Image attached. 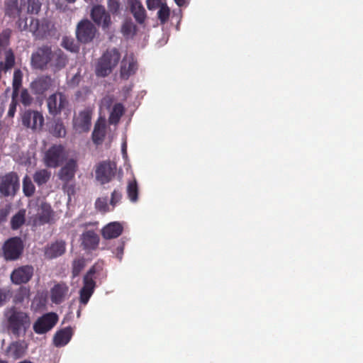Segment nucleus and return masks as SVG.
Listing matches in <instances>:
<instances>
[{
	"instance_id": "38",
	"label": "nucleus",
	"mask_w": 363,
	"mask_h": 363,
	"mask_svg": "<svg viewBox=\"0 0 363 363\" xmlns=\"http://www.w3.org/2000/svg\"><path fill=\"white\" fill-rule=\"evenodd\" d=\"M35 191V187L31 179L26 174L23 179V192L27 197H31Z\"/></svg>"
},
{
	"instance_id": "56",
	"label": "nucleus",
	"mask_w": 363,
	"mask_h": 363,
	"mask_svg": "<svg viewBox=\"0 0 363 363\" xmlns=\"http://www.w3.org/2000/svg\"><path fill=\"white\" fill-rule=\"evenodd\" d=\"M174 1L179 6H183L185 3V0H174Z\"/></svg>"
},
{
	"instance_id": "61",
	"label": "nucleus",
	"mask_w": 363,
	"mask_h": 363,
	"mask_svg": "<svg viewBox=\"0 0 363 363\" xmlns=\"http://www.w3.org/2000/svg\"><path fill=\"white\" fill-rule=\"evenodd\" d=\"M0 363H9V362L6 360L0 359Z\"/></svg>"
},
{
	"instance_id": "11",
	"label": "nucleus",
	"mask_w": 363,
	"mask_h": 363,
	"mask_svg": "<svg viewBox=\"0 0 363 363\" xmlns=\"http://www.w3.org/2000/svg\"><path fill=\"white\" fill-rule=\"evenodd\" d=\"M22 125L30 128L33 131L41 130L44 125V117L43 114L33 110H26L23 112L21 117Z\"/></svg>"
},
{
	"instance_id": "13",
	"label": "nucleus",
	"mask_w": 363,
	"mask_h": 363,
	"mask_svg": "<svg viewBox=\"0 0 363 363\" xmlns=\"http://www.w3.org/2000/svg\"><path fill=\"white\" fill-rule=\"evenodd\" d=\"M90 16L93 21L104 30L109 29L112 24L111 14L102 5L94 6L91 10Z\"/></svg>"
},
{
	"instance_id": "48",
	"label": "nucleus",
	"mask_w": 363,
	"mask_h": 363,
	"mask_svg": "<svg viewBox=\"0 0 363 363\" xmlns=\"http://www.w3.org/2000/svg\"><path fill=\"white\" fill-rule=\"evenodd\" d=\"M27 11L29 13L37 14L41 8V3L39 0H28Z\"/></svg>"
},
{
	"instance_id": "60",
	"label": "nucleus",
	"mask_w": 363,
	"mask_h": 363,
	"mask_svg": "<svg viewBox=\"0 0 363 363\" xmlns=\"http://www.w3.org/2000/svg\"><path fill=\"white\" fill-rule=\"evenodd\" d=\"M68 3L72 4L76 1V0H66Z\"/></svg>"
},
{
	"instance_id": "54",
	"label": "nucleus",
	"mask_w": 363,
	"mask_h": 363,
	"mask_svg": "<svg viewBox=\"0 0 363 363\" xmlns=\"http://www.w3.org/2000/svg\"><path fill=\"white\" fill-rule=\"evenodd\" d=\"M124 249V242H121L116 248V257L119 260L122 259Z\"/></svg>"
},
{
	"instance_id": "47",
	"label": "nucleus",
	"mask_w": 363,
	"mask_h": 363,
	"mask_svg": "<svg viewBox=\"0 0 363 363\" xmlns=\"http://www.w3.org/2000/svg\"><path fill=\"white\" fill-rule=\"evenodd\" d=\"M95 208L101 213H106L109 211L107 198H98L95 202Z\"/></svg>"
},
{
	"instance_id": "3",
	"label": "nucleus",
	"mask_w": 363,
	"mask_h": 363,
	"mask_svg": "<svg viewBox=\"0 0 363 363\" xmlns=\"http://www.w3.org/2000/svg\"><path fill=\"white\" fill-rule=\"evenodd\" d=\"M51 54V45H43L38 47L31 54L30 65L32 68L41 71L47 69L48 68Z\"/></svg>"
},
{
	"instance_id": "39",
	"label": "nucleus",
	"mask_w": 363,
	"mask_h": 363,
	"mask_svg": "<svg viewBox=\"0 0 363 363\" xmlns=\"http://www.w3.org/2000/svg\"><path fill=\"white\" fill-rule=\"evenodd\" d=\"M127 194L129 199L132 202H135L138 199V187L135 179L128 182L127 186Z\"/></svg>"
},
{
	"instance_id": "55",
	"label": "nucleus",
	"mask_w": 363,
	"mask_h": 363,
	"mask_svg": "<svg viewBox=\"0 0 363 363\" xmlns=\"http://www.w3.org/2000/svg\"><path fill=\"white\" fill-rule=\"evenodd\" d=\"M20 94V89H13L12 94H11V103H18L17 98Z\"/></svg>"
},
{
	"instance_id": "31",
	"label": "nucleus",
	"mask_w": 363,
	"mask_h": 363,
	"mask_svg": "<svg viewBox=\"0 0 363 363\" xmlns=\"http://www.w3.org/2000/svg\"><path fill=\"white\" fill-rule=\"evenodd\" d=\"M26 209H20L11 219V228L13 230L19 229L26 222Z\"/></svg>"
},
{
	"instance_id": "30",
	"label": "nucleus",
	"mask_w": 363,
	"mask_h": 363,
	"mask_svg": "<svg viewBox=\"0 0 363 363\" xmlns=\"http://www.w3.org/2000/svg\"><path fill=\"white\" fill-rule=\"evenodd\" d=\"M22 11V6H18V0H8L5 5V15L10 18L20 16Z\"/></svg>"
},
{
	"instance_id": "41",
	"label": "nucleus",
	"mask_w": 363,
	"mask_h": 363,
	"mask_svg": "<svg viewBox=\"0 0 363 363\" xmlns=\"http://www.w3.org/2000/svg\"><path fill=\"white\" fill-rule=\"evenodd\" d=\"M51 133L56 138H64L66 135V129L61 121H57L53 125Z\"/></svg>"
},
{
	"instance_id": "29",
	"label": "nucleus",
	"mask_w": 363,
	"mask_h": 363,
	"mask_svg": "<svg viewBox=\"0 0 363 363\" xmlns=\"http://www.w3.org/2000/svg\"><path fill=\"white\" fill-rule=\"evenodd\" d=\"M106 123L104 121H98L94 128L91 138L93 143L96 145H101L104 142L106 136Z\"/></svg>"
},
{
	"instance_id": "24",
	"label": "nucleus",
	"mask_w": 363,
	"mask_h": 363,
	"mask_svg": "<svg viewBox=\"0 0 363 363\" xmlns=\"http://www.w3.org/2000/svg\"><path fill=\"white\" fill-rule=\"evenodd\" d=\"M69 292V286L64 282L57 283L50 290V299L55 304L65 301Z\"/></svg>"
},
{
	"instance_id": "20",
	"label": "nucleus",
	"mask_w": 363,
	"mask_h": 363,
	"mask_svg": "<svg viewBox=\"0 0 363 363\" xmlns=\"http://www.w3.org/2000/svg\"><path fill=\"white\" fill-rule=\"evenodd\" d=\"M52 84V78L48 75H43L33 80L30 84V88L35 95H43L50 88Z\"/></svg>"
},
{
	"instance_id": "25",
	"label": "nucleus",
	"mask_w": 363,
	"mask_h": 363,
	"mask_svg": "<svg viewBox=\"0 0 363 363\" xmlns=\"http://www.w3.org/2000/svg\"><path fill=\"white\" fill-rule=\"evenodd\" d=\"M127 2L130 11L136 22L139 24L144 23L147 18V13L142 3L139 0H128Z\"/></svg>"
},
{
	"instance_id": "14",
	"label": "nucleus",
	"mask_w": 363,
	"mask_h": 363,
	"mask_svg": "<svg viewBox=\"0 0 363 363\" xmlns=\"http://www.w3.org/2000/svg\"><path fill=\"white\" fill-rule=\"evenodd\" d=\"M100 238L94 230H86L80 235V245L84 250L91 252L99 245Z\"/></svg>"
},
{
	"instance_id": "36",
	"label": "nucleus",
	"mask_w": 363,
	"mask_h": 363,
	"mask_svg": "<svg viewBox=\"0 0 363 363\" xmlns=\"http://www.w3.org/2000/svg\"><path fill=\"white\" fill-rule=\"evenodd\" d=\"M61 46L71 52H77L79 50V45L72 37L65 36L62 38Z\"/></svg>"
},
{
	"instance_id": "37",
	"label": "nucleus",
	"mask_w": 363,
	"mask_h": 363,
	"mask_svg": "<svg viewBox=\"0 0 363 363\" xmlns=\"http://www.w3.org/2000/svg\"><path fill=\"white\" fill-rule=\"evenodd\" d=\"M136 30L137 26L133 23L131 19L125 20L121 26V33L126 38L135 35Z\"/></svg>"
},
{
	"instance_id": "26",
	"label": "nucleus",
	"mask_w": 363,
	"mask_h": 363,
	"mask_svg": "<svg viewBox=\"0 0 363 363\" xmlns=\"http://www.w3.org/2000/svg\"><path fill=\"white\" fill-rule=\"evenodd\" d=\"M27 349L23 341H13L9 344L5 350V354L16 360L23 357Z\"/></svg>"
},
{
	"instance_id": "53",
	"label": "nucleus",
	"mask_w": 363,
	"mask_h": 363,
	"mask_svg": "<svg viewBox=\"0 0 363 363\" xmlns=\"http://www.w3.org/2000/svg\"><path fill=\"white\" fill-rule=\"evenodd\" d=\"M159 0H147V6L150 10L156 9L159 6Z\"/></svg>"
},
{
	"instance_id": "28",
	"label": "nucleus",
	"mask_w": 363,
	"mask_h": 363,
	"mask_svg": "<svg viewBox=\"0 0 363 363\" xmlns=\"http://www.w3.org/2000/svg\"><path fill=\"white\" fill-rule=\"evenodd\" d=\"M73 331L71 327H66L57 330L53 337V344L55 347L65 346L71 340Z\"/></svg>"
},
{
	"instance_id": "50",
	"label": "nucleus",
	"mask_w": 363,
	"mask_h": 363,
	"mask_svg": "<svg viewBox=\"0 0 363 363\" xmlns=\"http://www.w3.org/2000/svg\"><path fill=\"white\" fill-rule=\"evenodd\" d=\"M122 199V194L120 191L115 189L112 194L110 201V204L115 207V206Z\"/></svg>"
},
{
	"instance_id": "6",
	"label": "nucleus",
	"mask_w": 363,
	"mask_h": 363,
	"mask_svg": "<svg viewBox=\"0 0 363 363\" xmlns=\"http://www.w3.org/2000/svg\"><path fill=\"white\" fill-rule=\"evenodd\" d=\"M20 187L19 178L14 172L0 177V194L4 197L14 196Z\"/></svg>"
},
{
	"instance_id": "51",
	"label": "nucleus",
	"mask_w": 363,
	"mask_h": 363,
	"mask_svg": "<svg viewBox=\"0 0 363 363\" xmlns=\"http://www.w3.org/2000/svg\"><path fill=\"white\" fill-rule=\"evenodd\" d=\"M10 212V207L7 206L4 208L0 209V223H4L6 220V218Z\"/></svg>"
},
{
	"instance_id": "2",
	"label": "nucleus",
	"mask_w": 363,
	"mask_h": 363,
	"mask_svg": "<svg viewBox=\"0 0 363 363\" xmlns=\"http://www.w3.org/2000/svg\"><path fill=\"white\" fill-rule=\"evenodd\" d=\"M121 59V53L116 48L108 49L99 59L96 65V76L105 77L111 74Z\"/></svg>"
},
{
	"instance_id": "57",
	"label": "nucleus",
	"mask_w": 363,
	"mask_h": 363,
	"mask_svg": "<svg viewBox=\"0 0 363 363\" xmlns=\"http://www.w3.org/2000/svg\"><path fill=\"white\" fill-rule=\"evenodd\" d=\"M126 148H127L126 143H123V145H122V152H123V155H126L127 154Z\"/></svg>"
},
{
	"instance_id": "16",
	"label": "nucleus",
	"mask_w": 363,
	"mask_h": 363,
	"mask_svg": "<svg viewBox=\"0 0 363 363\" xmlns=\"http://www.w3.org/2000/svg\"><path fill=\"white\" fill-rule=\"evenodd\" d=\"M92 111L89 108H85L81 111L78 116L74 118L73 125L74 128L82 132H88L91 127Z\"/></svg>"
},
{
	"instance_id": "44",
	"label": "nucleus",
	"mask_w": 363,
	"mask_h": 363,
	"mask_svg": "<svg viewBox=\"0 0 363 363\" xmlns=\"http://www.w3.org/2000/svg\"><path fill=\"white\" fill-rule=\"evenodd\" d=\"M13 296L12 290L9 287L0 288V307L3 306Z\"/></svg>"
},
{
	"instance_id": "58",
	"label": "nucleus",
	"mask_w": 363,
	"mask_h": 363,
	"mask_svg": "<svg viewBox=\"0 0 363 363\" xmlns=\"http://www.w3.org/2000/svg\"><path fill=\"white\" fill-rule=\"evenodd\" d=\"M89 225H91V223H84V224L81 225V227L86 228Z\"/></svg>"
},
{
	"instance_id": "8",
	"label": "nucleus",
	"mask_w": 363,
	"mask_h": 363,
	"mask_svg": "<svg viewBox=\"0 0 363 363\" xmlns=\"http://www.w3.org/2000/svg\"><path fill=\"white\" fill-rule=\"evenodd\" d=\"M65 157L64 146L53 145L45 152L43 162L47 167L56 168L62 163Z\"/></svg>"
},
{
	"instance_id": "33",
	"label": "nucleus",
	"mask_w": 363,
	"mask_h": 363,
	"mask_svg": "<svg viewBox=\"0 0 363 363\" xmlns=\"http://www.w3.org/2000/svg\"><path fill=\"white\" fill-rule=\"evenodd\" d=\"M1 64V72L11 69L15 65V56L11 48H9L5 51V62H0Z\"/></svg>"
},
{
	"instance_id": "59",
	"label": "nucleus",
	"mask_w": 363,
	"mask_h": 363,
	"mask_svg": "<svg viewBox=\"0 0 363 363\" xmlns=\"http://www.w3.org/2000/svg\"><path fill=\"white\" fill-rule=\"evenodd\" d=\"M77 317H78V318H79V317H80V315H81V309H79V310L77 311Z\"/></svg>"
},
{
	"instance_id": "7",
	"label": "nucleus",
	"mask_w": 363,
	"mask_h": 363,
	"mask_svg": "<svg viewBox=\"0 0 363 363\" xmlns=\"http://www.w3.org/2000/svg\"><path fill=\"white\" fill-rule=\"evenodd\" d=\"M24 244L20 237H13L7 240L2 247L4 258L6 260H16L22 255Z\"/></svg>"
},
{
	"instance_id": "17",
	"label": "nucleus",
	"mask_w": 363,
	"mask_h": 363,
	"mask_svg": "<svg viewBox=\"0 0 363 363\" xmlns=\"http://www.w3.org/2000/svg\"><path fill=\"white\" fill-rule=\"evenodd\" d=\"M67 63V55L60 48L52 49L48 67L55 72L65 68Z\"/></svg>"
},
{
	"instance_id": "49",
	"label": "nucleus",
	"mask_w": 363,
	"mask_h": 363,
	"mask_svg": "<svg viewBox=\"0 0 363 363\" xmlns=\"http://www.w3.org/2000/svg\"><path fill=\"white\" fill-rule=\"evenodd\" d=\"M18 17H19V18L16 23V27L18 29V30H20L21 32L29 30V25L28 24V18L26 17L22 18V17H21V16Z\"/></svg>"
},
{
	"instance_id": "52",
	"label": "nucleus",
	"mask_w": 363,
	"mask_h": 363,
	"mask_svg": "<svg viewBox=\"0 0 363 363\" xmlns=\"http://www.w3.org/2000/svg\"><path fill=\"white\" fill-rule=\"evenodd\" d=\"M18 103H11L9 105V111L7 113L8 117L13 118L15 115V113L16 111V107H17Z\"/></svg>"
},
{
	"instance_id": "5",
	"label": "nucleus",
	"mask_w": 363,
	"mask_h": 363,
	"mask_svg": "<svg viewBox=\"0 0 363 363\" xmlns=\"http://www.w3.org/2000/svg\"><path fill=\"white\" fill-rule=\"evenodd\" d=\"M48 113L53 117L61 114L68 109L69 103L67 96L61 91H56L50 95L46 100Z\"/></svg>"
},
{
	"instance_id": "23",
	"label": "nucleus",
	"mask_w": 363,
	"mask_h": 363,
	"mask_svg": "<svg viewBox=\"0 0 363 363\" xmlns=\"http://www.w3.org/2000/svg\"><path fill=\"white\" fill-rule=\"evenodd\" d=\"M77 169L76 160H69L58 172L59 179L65 184H68L74 179Z\"/></svg>"
},
{
	"instance_id": "9",
	"label": "nucleus",
	"mask_w": 363,
	"mask_h": 363,
	"mask_svg": "<svg viewBox=\"0 0 363 363\" xmlns=\"http://www.w3.org/2000/svg\"><path fill=\"white\" fill-rule=\"evenodd\" d=\"M59 317L55 312H49L39 317L34 323L33 328L38 335L45 334L51 330L57 323Z\"/></svg>"
},
{
	"instance_id": "22",
	"label": "nucleus",
	"mask_w": 363,
	"mask_h": 363,
	"mask_svg": "<svg viewBox=\"0 0 363 363\" xmlns=\"http://www.w3.org/2000/svg\"><path fill=\"white\" fill-rule=\"evenodd\" d=\"M138 69V62L133 54L126 55L121 62V76L123 79H128Z\"/></svg>"
},
{
	"instance_id": "45",
	"label": "nucleus",
	"mask_w": 363,
	"mask_h": 363,
	"mask_svg": "<svg viewBox=\"0 0 363 363\" xmlns=\"http://www.w3.org/2000/svg\"><path fill=\"white\" fill-rule=\"evenodd\" d=\"M108 12L113 15H118L121 11V2L119 0H107Z\"/></svg>"
},
{
	"instance_id": "21",
	"label": "nucleus",
	"mask_w": 363,
	"mask_h": 363,
	"mask_svg": "<svg viewBox=\"0 0 363 363\" xmlns=\"http://www.w3.org/2000/svg\"><path fill=\"white\" fill-rule=\"evenodd\" d=\"M54 211L52 209L51 206L46 203L43 202L38 209V212L34 219L35 225H45L50 223L53 220Z\"/></svg>"
},
{
	"instance_id": "12",
	"label": "nucleus",
	"mask_w": 363,
	"mask_h": 363,
	"mask_svg": "<svg viewBox=\"0 0 363 363\" xmlns=\"http://www.w3.org/2000/svg\"><path fill=\"white\" fill-rule=\"evenodd\" d=\"M96 28L88 19L82 20L78 23L76 29L77 40L82 43H88L93 40L96 35Z\"/></svg>"
},
{
	"instance_id": "32",
	"label": "nucleus",
	"mask_w": 363,
	"mask_h": 363,
	"mask_svg": "<svg viewBox=\"0 0 363 363\" xmlns=\"http://www.w3.org/2000/svg\"><path fill=\"white\" fill-rule=\"evenodd\" d=\"M50 177L51 172L46 169L37 170L33 177L34 182L38 186L45 184L50 179Z\"/></svg>"
},
{
	"instance_id": "35",
	"label": "nucleus",
	"mask_w": 363,
	"mask_h": 363,
	"mask_svg": "<svg viewBox=\"0 0 363 363\" xmlns=\"http://www.w3.org/2000/svg\"><path fill=\"white\" fill-rule=\"evenodd\" d=\"M30 289L26 286H20L13 297L15 304L22 303L25 300L29 299Z\"/></svg>"
},
{
	"instance_id": "43",
	"label": "nucleus",
	"mask_w": 363,
	"mask_h": 363,
	"mask_svg": "<svg viewBox=\"0 0 363 363\" xmlns=\"http://www.w3.org/2000/svg\"><path fill=\"white\" fill-rule=\"evenodd\" d=\"M23 83V72L20 69L14 71L12 79V89H20Z\"/></svg>"
},
{
	"instance_id": "34",
	"label": "nucleus",
	"mask_w": 363,
	"mask_h": 363,
	"mask_svg": "<svg viewBox=\"0 0 363 363\" xmlns=\"http://www.w3.org/2000/svg\"><path fill=\"white\" fill-rule=\"evenodd\" d=\"M124 112L123 106L120 104H116L110 113L108 121L111 124H116L120 121L121 117L123 116Z\"/></svg>"
},
{
	"instance_id": "4",
	"label": "nucleus",
	"mask_w": 363,
	"mask_h": 363,
	"mask_svg": "<svg viewBox=\"0 0 363 363\" xmlns=\"http://www.w3.org/2000/svg\"><path fill=\"white\" fill-rule=\"evenodd\" d=\"M55 30L54 24L47 18L39 20L31 18L29 23V31L32 33L35 39H47Z\"/></svg>"
},
{
	"instance_id": "46",
	"label": "nucleus",
	"mask_w": 363,
	"mask_h": 363,
	"mask_svg": "<svg viewBox=\"0 0 363 363\" xmlns=\"http://www.w3.org/2000/svg\"><path fill=\"white\" fill-rule=\"evenodd\" d=\"M20 101L24 106H29L33 103V99L27 89H23L20 93Z\"/></svg>"
},
{
	"instance_id": "18",
	"label": "nucleus",
	"mask_w": 363,
	"mask_h": 363,
	"mask_svg": "<svg viewBox=\"0 0 363 363\" xmlns=\"http://www.w3.org/2000/svg\"><path fill=\"white\" fill-rule=\"evenodd\" d=\"M115 176V167L110 162L104 161L99 164L96 169V178L101 184L109 182Z\"/></svg>"
},
{
	"instance_id": "1",
	"label": "nucleus",
	"mask_w": 363,
	"mask_h": 363,
	"mask_svg": "<svg viewBox=\"0 0 363 363\" xmlns=\"http://www.w3.org/2000/svg\"><path fill=\"white\" fill-rule=\"evenodd\" d=\"M7 330L16 337L24 336L30 326L29 315L12 307L6 313Z\"/></svg>"
},
{
	"instance_id": "42",
	"label": "nucleus",
	"mask_w": 363,
	"mask_h": 363,
	"mask_svg": "<svg viewBox=\"0 0 363 363\" xmlns=\"http://www.w3.org/2000/svg\"><path fill=\"white\" fill-rule=\"evenodd\" d=\"M170 10L166 4H162L157 12V18L161 24H164L169 19Z\"/></svg>"
},
{
	"instance_id": "15",
	"label": "nucleus",
	"mask_w": 363,
	"mask_h": 363,
	"mask_svg": "<svg viewBox=\"0 0 363 363\" xmlns=\"http://www.w3.org/2000/svg\"><path fill=\"white\" fill-rule=\"evenodd\" d=\"M33 275V267L24 265L15 269L11 274V280L15 284L28 283Z\"/></svg>"
},
{
	"instance_id": "27",
	"label": "nucleus",
	"mask_w": 363,
	"mask_h": 363,
	"mask_svg": "<svg viewBox=\"0 0 363 363\" xmlns=\"http://www.w3.org/2000/svg\"><path fill=\"white\" fill-rule=\"evenodd\" d=\"M123 230V227L119 222H111L105 225L101 230L102 237L105 240L114 239L119 237Z\"/></svg>"
},
{
	"instance_id": "10",
	"label": "nucleus",
	"mask_w": 363,
	"mask_h": 363,
	"mask_svg": "<svg viewBox=\"0 0 363 363\" xmlns=\"http://www.w3.org/2000/svg\"><path fill=\"white\" fill-rule=\"evenodd\" d=\"M95 273V268L92 267L86 272L83 279V286L79 291V302L84 306L87 304L94 291L96 282L93 277Z\"/></svg>"
},
{
	"instance_id": "40",
	"label": "nucleus",
	"mask_w": 363,
	"mask_h": 363,
	"mask_svg": "<svg viewBox=\"0 0 363 363\" xmlns=\"http://www.w3.org/2000/svg\"><path fill=\"white\" fill-rule=\"evenodd\" d=\"M85 267V259L83 257L75 259L72 262V277H77L79 275Z\"/></svg>"
},
{
	"instance_id": "19",
	"label": "nucleus",
	"mask_w": 363,
	"mask_h": 363,
	"mask_svg": "<svg viewBox=\"0 0 363 363\" xmlns=\"http://www.w3.org/2000/svg\"><path fill=\"white\" fill-rule=\"evenodd\" d=\"M65 251L66 242L63 240H57L45 247L44 255L47 259H52L63 255Z\"/></svg>"
}]
</instances>
